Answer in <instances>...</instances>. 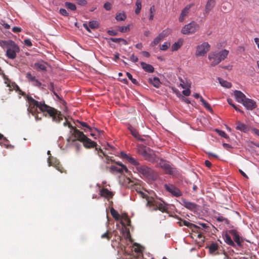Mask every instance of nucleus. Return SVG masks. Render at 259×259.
<instances>
[{"label":"nucleus","mask_w":259,"mask_h":259,"mask_svg":"<svg viewBox=\"0 0 259 259\" xmlns=\"http://www.w3.org/2000/svg\"><path fill=\"white\" fill-rule=\"evenodd\" d=\"M218 79L222 86L228 89L232 87V84L230 82H228L226 80H224V79L220 77H218Z\"/></svg>","instance_id":"nucleus-26"},{"label":"nucleus","mask_w":259,"mask_h":259,"mask_svg":"<svg viewBox=\"0 0 259 259\" xmlns=\"http://www.w3.org/2000/svg\"><path fill=\"white\" fill-rule=\"evenodd\" d=\"M155 12V7L154 6H152L150 7V17H149V20L152 21L153 19L154 13Z\"/></svg>","instance_id":"nucleus-40"},{"label":"nucleus","mask_w":259,"mask_h":259,"mask_svg":"<svg viewBox=\"0 0 259 259\" xmlns=\"http://www.w3.org/2000/svg\"><path fill=\"white\" fill-rule=\"evenodd\" d=\"M110 213L112 216L116 220H118L119 219L120 215L118 212L114 209L113 207L110 209Z\"/></svg>","instance_id":"nucleus-33"},{"label":"nucleus","mask_w":259,"mask_h":259,"mask_svg":"<svg viewBox=\"0 0 259 259\" xmlns=\"http://www.w3.org/2000/svg\"><path fill=\"white\" fill-rule=\"evenodd\" d=\"M63 125L64 126H67L68 125V126L71 130L73 131V135L74 136V131H75V130H77L75 127H74L70 123L68 122L67 120H66L64 123H63Z\"/></svg>","instance_id":"nucleus-42"},{"label":"nucleus","mask_w":259,"mask_h":259,"mask_svg":"<svg viewBox=\"0 0 259 259\" xmlns=\"http://www.w3.org/2000/svg\"><path fill=\"white\" fill-rule=\"evenodd\" d=\"M130 59L132 61L134 62H137L138 61L139 59L137 57L135 56L134 54H132L130 57Z\"/></svg>","instance_id":"nucleus-59"},{"label":"nucleus","mask_w":259,"mask_h":259,"mask_svg":"<svg viewBox=\"0 0 259 259\" xmlns=\"http://www.w3.org/2000/svg\"><path fill=\"white\" fill-rule=\"evenodd\" d=\"M110 40L114 42H119L120 41H124V45L127 44V41L123 38H111Z\"/></svg>","instance_id":"nucleus-41"},{"label":"nucleus","mask_w":259,"mask_h":259,"mask_svg":"<svg viewBox=\"0 0 259 259\" xmlns=\"http://www.w3.org/2000/svg\"><path fill=\"white\" fill-rule=\"evenodd\" d=\"M236 129L244 133H246L249 131V127L245 124L240 122H237Z\"/></svg>","instance_id":"nucleus-21"},{"label":"nucleus","mask_w":259,"mask_h":259,"mask_svg":"<svg viewBox=\"0 0 259 259\" xmlns=\"http://www.w3.org/2000/svg\"><path fill=\"white\" fill-rule=\"evenodd\" d=\"M24 43L27 47H31L32 46V42L29 39H25L24 40Z\"/></svg>","instance_id":"nucleus-57"},{"label":"nucleus","mask_w":259,"mask_h":259,"mask_svg":"<svg viewBox=\"0 0 259 259\" xmlns=\"http://www.w3.org/2000/svg\"><path fill=\"white\" fill-rule=\"evenodd\" d=\"M74 139L69 138L67 139L68 142H71L76 145L78 148L79 144L77 141H79L83 143V145L86 148H93L97 146V143L90 139L88 138L82 132L78 130H75L74 131Z\"/></svg>","instance_id":"nucleus-2"},{"label":"nucleus","mask_w":259,"mask_h":259,"mask_svg":"<svg viewBox=\"0 0 259 259\" xmlns=\"http://www.w3.org/2000/svg\"><path fill=\"white\" fill-rule=\"evenodd\" d=\"M229 54V51L226 50H223L220 52H212L208 55V59L211 61L210 66L212 67L218 65L222 60L227 58Z\"/></svg>","instance_id":"nucleus-4"},{"label":"nucleus","mask_w":259,"mask_h":259,"mask_svg":"<svg viewBox=\"0 0 259 259\" xmlns=\"http://www.w3.org/2000/svg\"><path fill=\"white\" fill-rule=\"evenodd\" d=\"M171 32V30L169 28L165 29L163 30L159 35L161 36L163 39L165 37L168 36Z\"/></svg>","instance_id":"nucleus-29"},{"label":"nucleus","mask_w":259,"mask_h":259,"mask_svg":"<svg viewBox=\"0 0 259 259\" xmlns=\"http://www.w3.org/2000/svg\"><path fill=\"white\" fill-rule=\"evenodd\" d=\"M126 75L128 79H130L134 84H138L137 80L135 78H133L132 75L130 73L126 72Z\"/></svg>","instance_id":"nucleus-46"},{"label":"nucleus","mask_w":259,"mask_h":259,"mask_svg":"<svg viewBox=\"0 0 259 259\" xmlns=\"http://www.w3.org/2000/svg\"><path fill=\"white\" fill-rule=\"evenodd\" d=\"M65 6L68 9L72 11H75L76 9L75 5L70 2H66L65 3Z\"/></svg>","instance_id":"nucleus-34"},{"label":"nucleus","mask_w":259,"mask_h":259,"mask_svg":"<svg viewBox=\"0 0 259 259\" xmlns=\"http://www.w3.org/2000/svg\"><path fill=\"white\" fill-rule=\"evenodd\" d=\"M242 104L247 109L250 110H253L257 106L254 100L248 98H246L245 101L242 102Z\"/></svg>","instance_id":"nucleus-13"},{"label":"nucleus","mask_w":259,"mask_h":259,"mask_svg":"<svg viewBox=\"0 0 259 259\" xmlns=\"http://www.w3.org/2000/svg\"><path fill=\"white\" fill-rule=\"evenodd\" d=\"M207 153L208 154V156H209V158L210 160H212V158H214L218 160H220L218 155L214 154H213L212 153H210V152H207Z\"/></svg>","instance_id":"nucleus-54"},{"label":"nucleus","mask_w":259,"mask_h":259,"mask_svg":"<svg viewBox=\"0 0 259 259\" xmlns=\"http://www.w3.org/2000/svg\"><path fill=\"white\" fill-rule=\"evenodd\" d=\"M193 6V4H191L186 6L185 8L182 11L180 16L179 17V21L183 22L189 13L190 9L191 7Z\"/></svg>","instance_id":"nucleus-14"},{"label":"nucleus","mask_w":259,"mask_h":259,"mask_svg":"<svg viewBox=\"0 0 259 259\" xmlns=\"http://www.w3.org/2000/svg\"><path fill=\"white\" fill-rule=\"evenodd\" d=\"M225 242L231 246L236 247L235 242L238 246L242 245L243 240L240 239L238 232L234 229L230 230L224 236Z\"/></svg>","instance_id":"nucleus-3"},{"label":"nucleus","mask_w":259,"mask_h":259,"mask_svg":"<svg viewBox=\"0 0 259 259\" xmlns=\"http://www.w3.org/2000/svg\"><path fill=\"white\" fill-rule=\"evenodd\" d=\"M165 189L173 196L178 197V189L172 184H165Z\"/></svg>","instance_id":"nucleus-15"},{"label":"nucleus","mask_w":259,"mask_h":259,"mask_svg":"<svg viewBox=\"0 0 259 259\" xmlns=\"http://www.w3.org/2000/svg\"><path fill=\"white\" fill-rule=\"evenodd\" d=\"M231 9V4L228 2H224L222 4V10L226 13L230 11Z\"/></svg>","instance_id":"nucleus-25"},{"label":"nucleus","mask_w":259,"mask_h":259,"mask_svg":"<svg viewBox=\"0 0 259 259\" xmlns=\"http://www.w3.org/2000/svg\"><path fill=\"white\" fill-rule=\"evenodd\" d=\"M179 86H181L182 88L185 90L182 91L183 94L185 96H188L191 94L190 88L191 85V82L190 80L184 78L182 79L179 77Z\"/></svg>","instance_id":"nucleus-7"},{"label":"nucleus","mask_w":259,"mask_h":259,"mask_svg":"<svg viewBox=\"0 0 259 259\" xmlns=\"http://www.w3.org/2000/svg\"><path fill=\"white\" fill-rule=\"evenodd\" d=\"M181 204L191 211H195L198 209V205L193 202H190L185 198L181 199Z\"/></svg>","instance_id":"nucleus-11"},{"label":"nucleus","mask_w":259,"mask_h":259,"mask_svg":"<svg viewBox=\"0 0 259 259\" xmlns=\"http://www.w3.org/2000/svg\"><path fill=\"white\" fill-rule=\"evenodd\" d=\"M100 195L102 197H104L109 199L112 198L113 193L107 188H103L100 190Z\"/></svg>","instance_id":"nucleus-17"},{"label":"nucleus","mask_w":259,"mask_h":259,"mask_svg":"<svg viewBox=\"0 0 259 259\" xmlns=\"http://www.w3.org/2000/svg\"><path fill=\"white\" fill-rule=\"evenodd\" d=\"M35 67L37 70H46V66L43 63H37L35 64Z\"/></svg>","instance_id":"nucleus-35"},{"label":"nucleus","mask_w":259,"mask_h":259,"mask_svg":"<svg viewBox=\"0 0 259 259\" xmlns=\"http://www.w3.org/2000/svg\"><path fill=\"white\" fill-rule=\"evenodd\" d=\"M215 131L217 132V133L221 137H224L226 139H228V136H227V135L225 133V132L223 131H221V130H218V129H215Z\"/></svg>","instance_id":"nucleus-44"},{"label":"nucleus","mask_w":259,"mask_h":259,"mask_svg":"<svg viewBox=\"0 0 259 259\" xmlns=\"http://www.w3.org/2000/svg\"><path fill=\"white\" fill-rule=\"evenodd\" d=\"M126 18L124 13H118L116 15L115 18L117 21H124Z\"/></svg>","instance_id":"nucleus-38"},{"label":"nucleus","mask_w":259,"mask_h":259,"mask_svg":"<svg viewBox=\"0 0 259 259\" xmlns=\"http://www.w3.org/2000/svg\"><path fill=\"white\" fill-rule=\"evenodd\" d=\"M0 24L4 27V28L6 29H10L11 26L9 24L5 23V21L2 20L0 22Z\"/></svg>","instance_id":"nucleus-55"},{"label":"nucleus","mask_w":259,"mask_h":259,"mask_svg":"<svg viewBox=\"0 0 259 259\" xmlns=\"http://www.w3.org/2000/svg\"><path fill=\"white\" fill-rule=\"evenodd\" d=\"M54 166L58 170L62 172L64 171V168L62 166L61 163H49V166Z\"/></svg>","instance_id":"nucleus-27"},{"label":"nucleus","mask_w":259,"mask_h":259,"mask_svg":"<svg viewBox=\"0 0 259 259\" xmlns=\"http://www.w3.org/2000/svg\"><path fill=\"white\" fill-rule=\"evenodd\" d=\"M112 236V233L109 231H107L105 233L103 234L101 237L102 239H106L109 241Z\"/></svg>","instance_id":"nucleus-30"},{"label":"nucleus","mask_w":259,"mask_h":259,"mask_svg":"<svg viewBox=\"0 0 259 259\" xmlns=\"http://www.w3.org/2000/svg\"><path fill=\"white\" fill-rule=\"evenodd\" d=\"M209 251L210 253H213L218 249V245L217 243H211L208 247Z\"/></svg>","instance_id":"nucleus-28"},{"label":"nucleus","mask_w":259,"mask_h":259,"mask_svg":"<svg viewBox=\"0 0 259 259\" xmlns=\"http://www.w3.org/2000/svg\"><path fill=\"white\" fill-rule=\"evenodd\" d=\"M227 101H228V102L229 104L230 105H231V106H232V107L234 108V109H235V110L238 111H239V112H241V113H243V111H242V110H240L238 108H237V106H235V105L233 103V101H232V99H228L227 100Z\"/></svg>","instance_id":"nucleus-39"},{"label":"nucleus","mask_w":259,"mask_h":259,"mask_svg":"<svg viewBox=\"0 0 259 259\" xmlns=\"http://www.w3.org/2000/svg\"><path fill=\"white\" fill-rule=\"evenodd\" d=\"M54 88H55V87H54V83L53 82H50L49 85H48V89L52 91V92H54Z\"/></svg>","instance_id":"nucleus-62"},{"label":"nucleus","mask_w":259,"mask_h":259,"mask_svg":"<svg viewBox=\"0 0 259 259\" xmlns=\"http://www.w3.org/2000/svg\"><path fill=\"white\" fill-rule=\"evenodd\" d=\"M199 28V25L196 22L192 21L189 24L185 25L182 28L181 32L184 34H189L195 33Z\"/></svg>","instance_id":"nucleus-6"},{"label":"nucleus","mask_w":259,"mask_h":259,"mask_svg":"<svg viewBox=\"0 0 259 259\" xmlns=\"http://www.w3.org/2000/svg\"><path fill=\"white\" fill-rule=\"evenodd\" d=\"M47 154L49 155L48 158V162H56V158L51 156L50 151H48Z\"/></svg>","instance_id":"nucleus-47"},{"label":"nucleus","mask_w":259,"mask_h":259,"mask_svg":"<svg viewBox=\"0 0 259 259\" xmlns=\"http://www.w3.org/2000/svg\"><path fill=\"white\" fill-rule=\"evenodd\" d=\"M104 9L107 11H109L112 8V5L109 2H106L104 5Z\"/></svg>","instance_id":"nucleus-50"},{"label":"nucleus","mask_w":259,"mask_h":259,"mask_svg":"<svg viewBox=\"0 0 259 259\" xmlns=\"http://www.w3.org/2000/svg\"><path fill=\"white\" fill-rule=\"evenodd\" d=\"M141 65L142 68L146 72L152 73L154 71V67L150 64H147L145 62H141Z\"/></svg>","instance_id":"nucleus-22"},{"label":"nucleus","mask_w":259,"mask_h":259,"mask_svg":"<svg viewBox=\"0 0 259 259\" xmlns=\"http://www.w3.org/2000/svg\"><path fill=\"white\" fill-rule=\"evenodd\" d=\"M76 122L79 123L80 125H81L82 127L87 128L90 131H91V127L87 123L82 121H80L78 120H77Z\"/></svg>","instance_id":"nucleus-45"},{"label":"nucleus","mask_w":259,"mask_h":259,"mask_svg":"<svg viewBox=\"0 0 259 259\" xmlns=\"http://www.w3.org/2000/svg\"><path fill=\"white\" fill-rule=\"evenodd\" d=\"M60 13L64 16L67 17L69 16V13L67 12V11L65 9L61 8L59 10Z\"/></svg>","instance_id":"nucleus-52"},{"label":"nucleus","mask_w":259,"mask_h":259,"mask_svg":"<svg viewBox=\"0 0 259 259\" xmlns=\"http://www.w3.org/2000/svg\"><path fill=\"white\" fill-rule=\"evenodd\" d=\"M170 44L169 42H165L161 47L160 50L162 51H166L170 47Z\"/></svg>","instance_id":"nucleus-43"},{"label":"nucleus","mask_w":259,"mask_h":259,"mask_svg":"<svg viewBox=\"0 0 259 259\" xmlns=\"http://www.w3.org/2000/svg\"><path fill=\"white\" fill-rule=\"evenodd\" d=\"M203 106H204V107L205 108L208 109L209 111H210V112H212V108L211 107L210 105L207 102H206L204 104V105H203Z\"/></svg>","instance_id":"nucleus-63"},{"label":"nucleus","mask_w":259,"mask_h":259,"mask_svg":"<svg viewBox=\"0 0 259 259\" xmlns=\"http://www.w3.org/2000/svg\"><path fill=\"white\" fill-rule=\"evenodd\" d=\"M21 30H22L21 28L19 27H14L12 28L13 32H14L15 33H18V32H21Z\"/></svg>","instance_id":"nucleus-61"},{"label":"nucleus","mask_w":259,"mask_h":259,"mask_svg":"<svg viewBox=\"0 0 259 259\" xmlns=\"http://www.w3.org/2000/svg\"><path fill=\"white\" fill-rule=\"evenodd\" d=\"M234 96L235 97V98L236 100L239 102L241 103L242 104V102H244L245 100L246 99V97L245 95L242 93L240 91L236 90L234 91Z\"/></svg>","instance_id":"nucleus-16"},{"label":"nucleus","mask_w":259,"mask_h":259,"mask_svg":"<svg viewBox=\"0 0 259 259\" xmlns=\"http://www.w3.org/2000/svg\"><path fill=\"white\" fill-rule=\"evenodd\" d=\"M210 47L208 42H203L197 47L195 55L196 56H204L209 51Z\"/></svg>","instance_id":"nucleus-10"},{"label":"nucleus","mask_w":259,"mask_h":259,"mask_svg":"<svg viewBox=\"0 0 259 259\" xmlns=\"http://www.w3.org/2000/svg\"><path fill=\"white\" fill-rule=\"evenodd\" d=\"M137 8L135 10V13L139 14L142 8V0H137L136 3Z\"/></svg>","instance_id":"nucleus-32"},{"label":"nucleus","mask_w":259,"mask_h":259,"mask_svg":"<svg viewBox=\"0 0 259 259\" xmlns=\"http://www.w3.org/2000/svg\"><path fill=\"white\" fill-rule=\"evenodd\" d=\"M119 30L121 32H125L130 30L129 26H121L119 27Z\"/></svg>","instance_id":"nucleus-51"},{"label":"nucleus","mask_w":259,"mask_h":259,"mask_svg":"<svg viewBox=\"0 0 259 259\" xmlns=\"http://www.w3.org/2000/svg\"><path fill=\"white\" fill-rule=\"evenodd\" d=\"M27 100L30 104L27 110L32 115H35L36 113H38L36 109L38 108L45 116H47V114H49L54 122L59 123L63 120V116L61 112L46 104L45 102H38L31 97H28Z\"/></svg>","instance_id":"nucleus-1"},{"label":"nucleus","mask_w":259,"mask_h":259,"mask_svg":"<svg viewBox=\"0 0 259 259\" xmlns=\"http://www.w3.org/2000/svg\"><path fill=\"white\" fill-rule=\"evenodd\" d=\"M186 226L192 229L193 230V228H194V229L197 228V226L195 225L192 224L191 223H189V222H188L187 221L183 220L179 218V226Z\"/></svg>","instance_id":"nucleus-18"},{"label":"nucleus","mask_w":259,"mask_h":259,"mask_svg":"<svg viewBox=\"0 0 259 259\" xmlns=\"http://www.w3.org/2000/svg\"><path fill=\"white\" fill-rule=\"evenodd\" d=\"M115 165L110 167V171L114 174L128 173V170L126 166L122 164L121 163H115Z\"/></svg>","instance_id":"nucleus-9"},{"label":"nucleus","mask_w":259,"mask_h":259,"mask_svg":"<svg viewBox=\"0 0 259 259\" xmlns=\"http://www.w3.org/2000/svg\"><path fill=\"white\" fill-rule=\"evenodd\" d=\"M107 33L108 34H109L110 35H111V36H116L117 35V32L116 31L113 30H108L107 31Z\"/></svg>","instance_id":"nucleus-58"},{"label":"nucleus","mask_w":259,"mask_h":259,"mask_svg":"<svg viewBox=\"0 0 259 259\" xmlns=\"http://www.w3.org/2000/svg\"><path fill=\"white\" fill-rule=\"evenodd\" d=\"M150 82L156 88H159L160 82L158 78L154 77L153 79H150Z\"/></svg>","instance_id":"nucleus-31"},{"label":"nucleus","mask_w":259,"mask_h":259,"mask_svg":"<svg viewBox=\"0 0 259 259\" xmlns=\"http://www.w3.org/2000/svg\"><path fill=\"white\" fill-rule=\"evenodd\" d=\"M138 169L140 173L147 177L152 178L153 176V170L147 166H141Z\"/></svg>","instance_id":"nucleus-12"},{"label":"nucleus","mask_w":259,"mask_h":259,"mask_svg":"<svg viewBox=\"0 0 259 259\" xmlns=\"http://www.w3.org/2000/svg\"><path fill=\"white\" fill-rule=\"evenodd\" d=\"M26 77L29 81L33 82L34 80H35L36 79L35 76H32L30 72H28L26 74Z\"/></svg>","instance_id":"nucleus-53"},{"label":"nucleus","mask_w":259,"mask_h":259,"mask_svg":"<svg viewBox=\"0 0 259 259\" xmlns=\"http://www.w3.org/2000/svg\"><path fill=\"white\" fill-rule=\"evenodd\" d=\"M147 205L150 207H153L154 209H158L162 212L165 211L167 209L166 206L163 203L155 200L152 198L147 199Z\"/></svg>","instance_id":"nucleus-8"},{"label":"nucleus","mask_w":259,"mask_h":259,"mask_svg":"<svg viewBox=\"0 0 259 259\" xmlns=\"http://www.w3.org/2000/svg\"><path fill=\"white\" fill-rule=\"evenodd\" d=\"M119 157L122 158L123 160L127 161V162H136V160L131 156L130 155L127 154L124 152H121Z\"/></svg>","instance_id":"nucleus-20"},{"label":"nucleus","mask_w":259,"mask_h":259,"mask_svg":"<svg viewBox=\"0 0 259 259\" xmlns=\"http://www.w3.org/2000/svg\"><path fill=\"white\" fill-rule=\"evenodd\" d=\"M19 47L12 40H9L6 47V56L10 59L14 60L17 57V54L20 52Z\"/></svg>","instance_id":"nucleus-5"},{"label":"nucleus","mask_w":259,"mask_h":259,"mask_svg":"<svg viewBox=\"0 0 259 259\" xmlns=\"http://www.w3.org/2000/svg\"><path fill=\"white\" fill-rule=\"evenodd\" d=\"M160 164L161 168L166 174H172V168L169 164L167 163H160Z\"/></svg>","instance_id":"nucleus-23"},{"label":"nucleus","mask_w":259,"mask_h":259,"mask_svg":"<svg viewBox=\"0 0 259 259\" xmlns=\"http://www.w3.org/2000/svg\"><path fill=\"white\" fill-rule=\"evenodd\" d=\"M139 194H140V196L143 198H146V199H150L149 197L147 196L146 194H145L144 192L142 191L138 192Z\"/></svg>","instance_id":"nucleus-64"},{"label":"nucleus","mask_w":259,"mask_h":259,"mask_svg":"<svg viewBox=\"0 0 259 259\" xmlns=\"http://www.w3.org/2000/svg\"><path fill=\"white\" fill-rule=\"evenodd\" d=\"M149 148H147L143 145H140L138 147V152L140 154L147 157L149 155V154L147 153V150Z\"/></svg>","instance_id":"nucleus-24"},{"label":"nucleus","mask_w":259,"mask_h":259,"mask_svg":"<svg viewBox=\"0 0 259 259\" xmlns=\"http://www.w3.org/2000/svg\"><path fill=\"white\" fill-rule=\"evenodd\" d=\"M179 99L181 100H182V101L186 102L187 104H191V101L188 99H187L184 96L182 95L180 93H179Z\"/></svg>","instance_id":"nucleus-48"},{"label":"nucleus","mask_w":259,"mask_h":259,"mask_svg":"<svg viewBox=\"0 0 259 259\" xmlns=\"http://www.w3.org/2000/svg\"><path fill=\"white\" fill-rule=\"evenodd\" d=\"M178 50V41L175 42L171 47V50L172 51H177Z\"/></svg>","instance_id":"nucleus-60"},{"label":"nucleus","mask_w":259,"mask_h":259,"mask_svg":"<svg viewBox=\"0 0 259 259\" xmlns=\"http://www.w3.org/2000/svg\"><path fill=\"white\" fill-rule=\"evenodd\" d=\"M132 135L135 137L136 139L139 138L140 135L139 134L138 132L136 130L134 129H130Z\"/></svg>","instance_id":"nucleus-49"},{"label":"nucleus","mask_w":259,"mask_h":259,"mask_svg":"<svg viewBox=\"0 0 259 259\" xmlns=\"http://www.w3.org/2000/svg\"><path fill=\"white\" fill-rule=\"evenodd\" d=\"M163 39L161 36H160L159 35H158L156 38H155L154 40L151 42V46H156L157 44H158Z\"/></svg>","instance_id":"nucleus-36"},{"label":"nucleus","mask_w":259,"mask_h":259,"mask_svg":"<svg viewBox=\"0 0 259 259\" xmlns=\"http://www.w3.org/2000/svg\"><path fill=\"white\" fill-rule=\"evenodd\" d=\"M77 4L80 6H85L87 4L86 0H77Z\"/></svg>","instance_id":"nucleus-56"},{"label":"nucleus","mask_w":259,"mask_h":259,"mask_svg":"<svg viewBox=\"0 0 259 259\" xmlns=\"http://www.w3.org/2000/svg\"><path fill=\"white\" fill-rule=\"evenodd\" d=\"M215 4V0H208L205 8V13L208 14L209 12L213 8Z\"/></svg>","instance_id":"nucleus-19"},{"label":"nucleus","mask_w":259,"mask_h":259,"mask_svg":"<svg viewBox=\"0 0 259 259\" xmlns=\"http://www.w3.org/2000/svg\"><path fill=\"white\" fill-rule=\"evenodd\" d=\"M89 27L92 29H96L99 27V23L97 21H92L89 23Z\"/></svg>","instance_id":"nucleus-37"}]
</instances>
